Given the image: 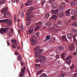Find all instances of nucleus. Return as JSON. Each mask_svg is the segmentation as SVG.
I'll use <instances>...</instances> for the list:
<instances>
[{
  "mask_svg": "<svg viewBox=\"0 0 77 77\" xmlns=\"http://www.w3.org/2000/svg\"><path fill=\"white\" fill-rule=\"evenodd\" d=\"M34 7H30L29 8V9L28 10V11L29 12L26 13V15L27 16H26V18H32L34 17L32 14L34 12L32 11L34 10Z\"/></svg>",
  "mask_w": 77,
  "mask_h": 77,
  "instance_id": "nucleus-1",
  "label": "nucleus"
},
{
  "mask_svg": "<svg viewBox=\"0 0 77 77\" xmlns=\"http://www.w3.org/2000/svg\"><path fill=\"white\" fill-rule=\"evenodd\" d=\"M25 70H26V66H24L21 69V71L20 73L19 77H24V74H25L26 73Z\"/></svg>",
  "mask_w": 77,
  "mask_h": 77,
  "instance_id": "nucleus-2",
  "label": "nucleus"
},
{
  "mask_svg": "<svg viewBox=\"0 0 77 77\" xmlns=\"http://www.w3.org/2000/svg\"><path fill=\"white\" fill-rule=\"evenodd\" d=\"M43 51L41 49H39L38 50L35 51V53H36V54L35 55V57H39V56H40V54L39 53H42Z\"/></svg>",
  "mask_w": 77,
  "mask_h": 77,
  "instance_id": "nucleus-3",
  "label": "nucleus"
},
{
  "mask_svg": "<svg viewBox=\"0 0 77 77\" xmlns=\"http://www.w3.org/2000/svg\"><path fill=\"white\" fill-rule=\"evenodd\" d=\"M30 41L32 42V45H35V42L36 41V37L35 36H33L31 38Z\"/></svg>",
  "mask_w": 77,
  "mask_h": 77,
  "instance_id": "nucleus-4",
  "label": "nucleus"
},
{
  "mask_svg": "<svg viewBox=\"0 0 77 77\" xmlns=\"http://www.w3.org/2000/svg\"><path fill=\"white\" fill-rule=\"evenodd\" d=\"M9 30V28H2L0 29V32L1 33H6Z\"/></svg>",
  "mask_w": 77,
  "mask_h": 77,
  "instance_id": "nucleus-5",
  "label": "nucleus"
},
{
  "mask_svg": "<svg viewBox=\"0 0 77 77\" xmlns=\"http://www.w3.org/2000/svg\"><path fill=\"white\" fill-rule=\"evenodd\" d=\"M40 62L41 63L42 62H44L45 61V57H44V56H42L41 57H39Z\"/></svg>",
  "mask_w": 77,
  "mask_h": 77,
  "instance_id": "nucleus-6",
  "label": "nucleus"
},
{
  "mask_svg": "<svg viewBox=\"0 0 77 77\" xmlns=\"http://www.w3.org/2000/svg\"><path fill=\"white\" fill-rule=\"evenodd\" d=\"M6 20L7 21H6V22L8 25L9 26H11V25H12V20H8V19H6Z\"/></svg>",
  "mask_w": 77,
  "mask_h": 77,
  "instance_id": "nucleus-7",
  "label": "nucleus"
},
{
  "mask_svg": "<svg viewBox=\"0 0 77 77\" xmlns=\"http://www.w3.org/2000/svg\"><path fill=\"white\" fill-rule=\"evenodd\" d=\"M9 15H10V14L9 12H7L5 13L4 15V16L5 18H8L9 17Z\"/></svg>",
  "mask_w": 77,
  "mask_h": 77,
  "instance_id": "nucleus-8",
  "label": "nucleus"
},
{
  "mask_svg": "<svg viewBox=\"0 0 77 77\" xmlns=\"http://www.w3.org/2000/svg\"><path fill=\"white\" fill-rule=\"evenodd\" d=\"M65 7V3H63L61 4L60 5V8L61 9H64V8Z\"/></svg>",
  "mask_w": 77,
  "mask_h": 77,
  "instance_id": "nucleus-9",
  "label": "nucleus"
},
{
  "mask_svg": "<svg viewBox=\"0 0 77 77\" xmlns=\"http://www.w3.org/2000/svg\"><path fill=\"white\" fill-rule=\"evenodd\" d=\"M73 34H69L67 35V37L68 39H71L73 38Z\"/></svg>",
  "mask_w": 77,
  "mask_h": 77,
  "instance_id": "nucleus-10",
  "label": "nucleus"
},
{
  "mask_svg": "<svg viewBox=\"0 0 77 77\" xmlns=\"http://www.w3.org/2000/svg\"><path fill=\"white\" fill-rule=\"evenodd\" d=\"M69 48L70 51L73 50L74 48V44L72 43L71 45L69 47Z\"/></svg>",
  "mask_w": 77,
  "mask_h": 77,
  "instance_id": "nucleus-11",
  "label": "nucleus"
},
{
  "mask_svg": "<svg viewBox=\"0 0 77 77\" xmlns=\"http://www.w3.org/2000/svg\"><path fill=\"white\" fill-rule=\"evenodd\" d=\"M32 4V1L31 0L28 1L26 3V6H30Z\"/></svg>",
  "mask_w": 77,
  "mask_h": 77,
  "instance_id": "nucleus-12",
  "label": "nucleus"
},
{
  "mask_svg": "<svg viewBox=\"0 0 77 77\" xmlns=\"http://www.w3.org/2000/svg\"><path fill=\"white\" fill-rule=\"evenodd\" d=\"M8 9V7L4 8L1 11V13H5L6 11H7Z\"/></svg>",
  "mask_w": 77,
  "mask_h": 77,
  "instance_id": "nucleus-13",
  "label": "nucleus"
},
{
  "mask_svg": "<svg viewBox=\"0 0 77 77\" xmlns=\"http://www.w3.org/2000/svg\"><path fill=\"white\" fill-rule=\"evenodd\" d=\"M61 39L64 42H65V41H68L67 38H66V36L65 35L62 36L61 37Z\"/></svg>",
  "mask_w": 77,
  "mask_h": 77,
  "instance_id": "nucleus-14",
  "label": "nucleus"
},
{
  "mask_svg": "<svg viewBox=\"0 0 77 77\" xmlns=\"http://www.w3.org/2000/svg\"><path fill=\"white\" fill-rule=\"evenodd\" d=\"M52 9H56L57 8V4L56 3L53 4L51 6Z\"/></svg>",
  "mask_w": 77,
  "mask_h": 77,
  "instance_id": "nucleus-15",
  "label": "nucleus"
},
{
  "mask_svg": "<svg viewBox=\"0 0 77 77\" xmlns=\"http://www.w3.org/2000/svg\"><path fill=\"white\" fill-rule=\"evenodd\" d=\"M64 50V48L63 47H60V48H58L57 49V51H61V50Z\"/></svg>",
  "mask_w": 77,
  "mask_h": 77,
  "instance_id": "nucleus-16",
  "label": "nucleus"
},
{
  "mask_svg": "<svg viewBox=\"0 0 77 77\" xmlns=\"http://www.w3.org/2000/svg\"><path fill=\"white\" fill-rule=\"evenodd\" d=\"M66 60L65 61V63L68 64V65H69L70 64V63L71 62V60L70 59H65Z\"/></svg>",
  "mask_w": 77,
  "mask_h": 77,
  "instance_id": "nucleus-17",
  "label": "nucleus"
},
{
  "mask_svg": "<svg viewBox=\"0 0 77 77\" xmlns=\"http://www.w3.org/2000/svg\"><path fill=\"white\" fill-rule=\"evenodd\" d=\"M45 25L47 26L48 27H51L52 26V23L50 22H47L45 23Z\"/></svg>",
  "mask_w": 77,
  "mask_h": 77,
  "instance_id": "nucleus-18",
  "label": "nucleus"
},
{
  "mask_svg": "<svg viewBox=\"0 0 77 77\" xmlns=\"http://www.w3.org/2000/svg\"><path fill=\"white\" fill-rule=\"evenodd\" d=\"M52 9L51 12H52L53 14H56V13H57L58 11H59V10L58 9L55 10H53V9Z\"/></svg>",
  "mask_w": 77,
  "mask_h": 77,
  "instance_id": "nucleus-19",
  "label": "nucleus"
},
{
  "mask_svg": "<svg viewBox=\"0 0 77 77\" xmlns=\"http://www.w3.org/2000/svg\"><path fill=\"white\" fill-rule=\"evenodd\" d=\"M11 42L13 44H15V43H17V40L15 39H11Z\"/></svg>",
  "mask_w": 77,
  "mask_h": 77,
  "instance_id": "nucleus-20",
  "label": "nucleus"
},
{
  "mask_svg": "<svg viewBox=\"0 0 77 77\" xmlns=\"http://www.w3.org/2000/svg\"><path fill=\"white\" fill-rule=\"evenodd\" d=\"M51 18L52 20H56L57 19V17L56 15H53Z\"/></svg>",
  "mask_w": 77,
  "mask_h": 77,
  "instance_id": "nucleus-21",
  "label": "nucleus"
},
{
  "mask_svg": "<svg viewBox=\"0 0 77 77\" xmlns=\"http://www.w3.org/2000/svg\"><path fill=\"white\" fill-rule=\"evenodd\" d=\"M66 74L65 72L63 71L62 73L60 75V77H64L65 75Z\"/></svg>",
  "mask_w": 77,
  "mask_h": 77,
  "instance_id": "nucleus-22",
  "label": "nucleus"
},
{
  "mask_svg": "<svg viewBox=\"0 0 77 77\" xmlns=\"http://www.w3.org/2000/svg\"><path fill=\"white\" fill-rule=\"evenodd\" d=\"M70 10H71V9L68 10L66 11V15L67 16H69V15H70V13H69V11H70Z\"/></svg>",
  "mask_w": 77,
  "mask_h": 77,
  "instance_id": "nucleus-23",
  "label": "nucleus"
},
{
  "mask_svg": "<svg viewBox=\"0 0 77 77\" xmlns=\"http://www.w3.org/2000/svg\"><path fill=\"white\" fill-rule=\"evenodd\" d=\"M36 68L39 69L41 67V65L40 64H36L35 65Z\"/></svg>",
  "mask_w": 77,
  "mask_h": 77,
  "instance_id": "nucleus-24",
  "label": "nucleus"
},
{
  "mask_svg": "<svg viewBox=\"0 0 77 77\" xmlns=\"http://www.w3.org/2000/svg\"><path fill=\"white\" fill-rule=\"evenodd\" d=\"M50 17V14L49 13L46 14L45 16V18H48Z\"/></svg>",
  "mask_w": 77,
  "mask_h": 77,
  "instance_id": "nucleus-25",
  "label": "nucleus"
},
{
  "mask_svg": "<svg viewBox=\"0 0 77 77\" xmlns=\"http://www.w3.org/2000/svg\"><path fill=\"white\" fill-rule=\"evenodd\" d=\"M13 34V33L11 32H8V35L9 36V37H12Z\"/></svg>",
  "mask_w": 77,
  "mask_h": 77,
  "instance_id": "nucleus-26",
  "label": "nucleus"
},
{
  "mask_svg": "<svg viewBox=\"0 0 77 77\" xmlns=\"http://www.w3.org/2000/svg\"><path fill=\"white\" fill-rule=\"evenodd\" d=\"M60 16L61 17H63V16H64V14L63 13V11L60 10Z\"/></svg>",
  "mask_w": 77,
  "mask_h": 77,
  "instance_id": "nucleus-27",
  "label": "nucleus"
},
{
  "mask_svg": "<svg viewBox=\"0 0 77 77\" xmlns=\"http://www.w3.org/2000/svg\"><path fill=\"white\" fill-rule=\"evenodd\" d=\"M33 32V29H31L28 31V32L29 34H32Z\"/></svg>",
  "mask_w": 77,
  "mask_h": 77,
  "instance_id": "nucleus-28",
  "label": "nucleus"
},
{
  "mask_svg": "<svg viewBox=\"0 0 77 77\" xmlns=\"http://www.w3.org/2000/svg\"><path fill=\"white\" fill-rule=\"evenodd\" d=\"M71 6L72 7H73V6H75V2L74 1H72L71 2Z\"/></svg>",
  "mask_w": 77,
  "mask_h": 77,
  "instance_id": "nucleus-29",
  "label": "nucleus"
},
{
  "mask_svg": "<svg viewBox=\"0 0 77 77\" xmlns=\"http://www.w3.org/2000/svg\"><path fill=\"white\" fill-rule=\"evenodd\" d=\"M71 58H72V56L71 55H69L65 59H67L69 60V59H71Z\"/></svg>",
  "mask_w": 77,
  "mask_h": 77,
  "instance_id": "nucleus-30",
  "label": "nucleus"
},
{
  "mask_svg": "<svg viewBox=\"0 0 77 77\" xmlns=\"http://www.w3.org/2000/svg\"><path fill=\"white\" fill-rule=\"evenodd\" d=\"M47 76L45 74L43 73L42 75H41L40 77H47Z\"/></svg>",
  "mask_w": 77,
  "mask_h": 77,
  "instance_id": "nucleus-31",
  "label": "nucleus"
},
{
  "mask_svg": "<svg viewBox=\"0 0 77 77\" xmlns=\"http://www.w3.org/2000/svg\"><path fill=\"white\" fill-rule=\"evenodd\" d=\"M65 53H62L61 55V56L62 57V59H65Z\"/></svg>",
  "mask_w": 77,
  "mask_h": 77,
  "instance_id": "nucleus-32",
  "label": "nucleus"
},
{
  "mask_svg": "<svg viewBox=\"0 0 77 77\" xmlns=\"http://www.w3.org/2000/svg\"><path fill=\"white\" fill-rule=\"evenodd\" d=\"M60 23H61L60 21H58V23L56 25V26L57 27H58V26H60Z\"/></svg>",
  "mask_w": 77,
  "mask_h": 77,
  "instance_id": "nucleus-33",
  "label": "nucleus"
},
{
  "mask_svg": "<svg viewBox=\"0 0 77 77\" xmlns=\"http://www.w3.org/2000/svg\"><path fill=\"white\" fill-rule=\"evenodd\" d=\"M11 46L13 48L15 49L17 48V45H16L12 44L11 45Z\"/></svg>",
  "mask_w": 77,
  "mask_h": 77,
  "instance_id": "nucleus-34",
  "label": "nucleus"
},
{
  "mask_svg": "<svg viewBox=\"0 0 77 77\" xmlns=\"http://www.w3.org/2000/svg\"><path fill=\"white\" fill-rule=\"evenodd\" d=\"M6 21H7V20H6V19L0 20V23H5L6 22Z\"/></svg>",
  "mask_w": 77,
  "mask_h": 77,
  "instance_id": "nucleus-35",
  "label": "nucleus"
},
{
  "mask_svg": "<svg viewBox=\"0 0 77 77\" xmlns=\"http://www.w3.org/2000/svg\"><path fill=\"white\" fill-rule=\"evenodd\" d=\"M77 13V11H72V15H74V14H75Z\"/></svg>",
  "mask_w": 77,
  "mask_h": 77,
  "instance_id": "nucleus-36",
  "label": "nucleus"
},
{
  "mask_svg": "<svg viewBox=\"0 0 77 77\" xmlns=\"http://www.w3.org/2000/svg\"><path fill=\"white\" fill-rule=\"evenodd\" d=\"M5 2V0H0V4H3Z\"/></svg>",
  "mask_w": 77,
  "mask_h": 77,
  "instance_id": "nucleus-37",
  "label": "nucleus"
},
{
  "mask_svg": "<svg viewBox=\"0 0 77 77\" xmlns=\"http://www.w3.org/2000/svg\"><path fill=\"white\" fill-rule=\"evenodd\" d=\"M77 23H72V26H77Z\"/></svg>",
  "mask_w": 77,
  "mask_h": 77,
  "instance_id": "nucleus-38",
  "label": "nucleus"
},
{
  "mask_svg": "<svg viewBox=\"0 0 77 77\" xmlns=\"http://www.w3.org/2000/svg\"><path fill=\"white\" fill-rule=\"evenodd\" d=\"M75 67V66L74 64L72 65V66L70 67V69H72L73 68Z\"/></svg>",
  "mask_w": 77,
  "mask_h": 77,
  "instance_id": "nucleus-39",
  "label": "nucleus"
},
{
  "mask_svg": "<svg viewBox=\"0 0 77 77\" xmlns=\"http://www.w3.org/2000/svg\"><path fill=\"white\" fill-rule=\"evenodd\" d=\"M18 59L19 60V61H20V60L21 59V55H19L18 57Z\"/></svg>",
  "mask_w": 77,
  "mask_h": 77,
  "instance_id": "nucleus-40",
  "label": "nucleus"
},
{
  "mask_svg": "<svg viewBox=\"0 0 77 77\" xmlns=\"http://www.w3.org/2000/svg\"><path fill=\"white\" fill-rule=\"evenodd\" d=\"M72 31L73 33H75V32H77V30L75 29H73L72 30Z\"/></svg>",
  "mask_w": 77,
  "mask_h": 77,
  "instance_id": "nucleus-41",
  "label": "nucleus"
},
{
  "mask_svg": "<svg viewBox=\"0 0 77 77\" xmlns=\"http://www.w3.org/2000/svg\"><path fill=\"white\" fill-rule=\"evenodd\" d=\"M46 38L47 40H49L50 39V37L49 35H47L46 36Z\"/></svg>",
  "mask_w": 77,
  "mask_h": 77,
  "instance_id": "nucleus-42",
  "label": "nucleus"
},
{
  "mask_svg": "<svg viewBox=\"0 0 77 77\" xmlns=\"http://www.w3.org/2000/svg\"><path fill=\"white\" fill-rule=\"evenodd\" d=\"M19 54V52H18V51H16L15 53V55H16V56H17V55H18V54Z\"/></svg>",
  "mask_w": 77,
  "mask_h": 77,
  "instance_id": "nucleus-43",
  "label": "nucleus"
},
{
  "mask_svg": "<svg viewBox=\"0 0 77 77\" xmlns=\"http://www.w3.org/2000/svg\"><path fill=\"white\" fill-rule=\"evenodd\" d=\"M39 46H38L37 47H36L35 48L34 50H38V49H39Z\"/></svg>",
  "mask_w": 77,
  "mask_h": 77,
  "instance_id": "nucleus-44",
  "label": "nucleus"
},
{
  "mask_svg": "<svg viewBox=\"0 0 77 77\" xmlns=\"http://www.w3.org/2000/svg\"><path fill=\"white\" fill-rule=\"evenodd\" d=\"M20 64L21 65H22V66H23V65H24L25 63H23L22 61H20Z\"/></svg>",
  "mask_w": 77,
  "mask_h": 77,
  "instance_id": "nucleus-45",
  "label": "nucleus"
},
{
  "mask_svg": "<svg viewBox=\"0 0 77 77\" xmlns=\"http://www.w3.org/2000/svg\"><path fill=\"white\" fill-rule=\"evenodd\" d=\"M72 19V20H75V16H73L71 17Z\"/></svg>",
  "mask_w": 77,
  "mask_h": 77,
  "instance_id": "nucleus-46",
  "label": "nucleus"
},
{
  "mask_svg": "<svg viewBox=\"0 0 77 77\" xmlns=\"http://www.w3.org/2000/svg\"><path fill=\"white\" fill-rule=\"evenodd\" d=\"M54 0H50L49 2L51 3H53L54 2Z\"/></svg>",
  "mask_w": 77,
  "mask_h": 77,
  "instance_id": "nucleus-47",
  "label": "nucleus"
},
{
  "mask_svg": "<svg viewBox=\"0 0 77 77\" xmlns=\"http://www.w3.org/2000/svg\"><path fill=\"white\" fill-rule=\"evenodd\" d=\"M42 24V22L41 21H39L38 23H37L38 25H40V24Z\"/></svg>",
  "mask_w": 77,
  "mask_h": 77,
  "instance_id": "nucleus-48",
  "label": "nucleus"
},
{
  "mask_svg": "<svg viewBox=\"0 0 77 77\" xmlns=\"http://www.w3.org/2000/svg\"><path fill=\"white\" fill-rule=\"evenodd\" d=\"M13 29L12 28H11L9 32H11V33H13Z\"/></svg>",
  "mask_w": 77,
  "mask_h": 77,
  "instance_id": "nucleus-49",
  "label": "nucleus"
},
{
  "mask_svg": "<svg viewBox=\"0 0 77 77\" xmlns=\"http://www.w3.org/2000/svg\"><path fill=\"white\" fill-rule=\"evenodd\" d=\"M36 35L37 36H39V33L38 32L36 33Z\"/></svg>",
  "mask_w": 77,
  "mask_h": 77,
  "instance_id": "nucleus-50",
  "label": "nucleus"
},
{
  "mask_svg": "<svg viewBox=\"0 0 77 77\" xmlns=\"http://www.w3.org/2000/svg\"><path fill=\"white\" fill-rule=\"evenodd\" d=\"M39 28V26H37L36 28L35 29V30H38V29Z\"/></svg>",
  "mask_w": 77,
  "mask_h": 77,
  "instance_id": "nucleus-51",
  "label": "nucleus"
},
{
  "mask_svg": "<svg viewBox=\"0 0 77 77\" xmlns=\"http://www.w3.org/2000/svg\"><path fill=\"white\" fill-rule=\"evenodd\" d=\"M21 18H23L24 17V13L23 12H22V14H21Z\"/></svg>",
  "mask_w": 77,
  "mask_h": 77,
  "instance_id": "nucleus-52",
  "label": "nucleus"
},
{
  "mask_svg": "<svg viewBox=\"0 0 77 77\" xmlns=\"http://www.w3.org/2000/svg\"><path fill=\"white\" fill-rule=\"evenodd\" d=\"M35 62L37 63H38V62H39V60L38 59H36L35 60Z\"/></svg>",
  "mask_w": 77,
  "mask_h": 77,
  "instance_id": "nucleus-53",
  "label": "nucleus"
},
{
  "mask_svg": "<svg viewBox=\"0 0 77 77\" xmlns=\"http://www.w3.org/2000/svg\"><path fill=\"white\" fill-rule=\"evenodd\" d=\"M73 77H77V73H75L73 76Z\"/></svg>",
  "mask_w": 77,
  "mask_h": 77,
  "instance_id": "nucleus-54",
  "label": "nucleus"
},
{
  "mask_svg": "<svg viewBox=\"0 0 77 77\" xmlns=\"http://www.w3.org/2000/svg\"><path fill=\"white\" fill-rule=\"evenodd\" d=\"M41 74V73H40V72H39V71L37 72V76H38V75H39V74Z\"/></svg>",
  "mask_w": 77,
  "mask_h": 77,
  "instance_id": "nucleus-55",
  "label": "nucleus"
},
{
  "mask_svg": "<svg viewBox=\"0 0 77 77\" xmlns=\"http://www.w3.org/2000/svg\"><path fill=\"white\" fill-rule=\"evenodd\" d=\"M30 25V22H27V25L29 26Z\"/></svg>",
  "mask_w": 77,
  "mask_h": 77,
  "instance_id": "nucleus-56",
  "label": "nucleus"
},
{
  "mask_svg": "<svg viewBox=\"0 0 77 77\" xmlns=\"http://www.w3.org/2000/svg\"><path fill=\"white\" fill-rule=\"evenodd\" d=\"M21 8H23V6H24V4H23V2H21Z\"/></svg>",
  "mask_w": 77,
  "mask_h": 77,
  "instance_id": "nucleus-57",
  "label": "nucleus"
},
{
  "mask_svg": "<svg viewBox=\"0 0 77 77\" xmlns=\"http://www.w3.org/2000/svg\"><path fill=\"white\" fill-rule=\"evenodd\" d=\"M7 42L8 46H9V45H10V42H9L8 41H7Z\"/></svg>",
  "mask_w": 77,
  "mask_h": 77,
  "instance_id": "nucleus-58",
  "label": "nucleus"
},
{
  "mask_svg": "<svg viewBox=\"0 0 77 77\" xmlns=\"http://www.w3.org/2000/svg\"><path fill=\"white\" fill-rule=\"evenodd\" d=\"M17 50H20V46H18L17 47Z\"/></svg>",
  "mask_w": 77,
  "mask_h": 77,
  "instance_id": "nucleus-59",
  "label": "nucleus"
},
{
  "mask_svg": "<svg viewBox=\"0 0 77 77\" xmlns=\"http://www.w3.org/2000/svg\"><path fill=\"white\" fill-rule=\"evenodd\" d=\"M57 58V59H59V55H56Z\"/></svg>",
  "mask_w": 77,
  "mask_h": 77,
  "instance_id": "nucleus-60",
  "label": "nucleus"
},
{
  "mask_svg": "<svg viewBox=\"0 0 77 77\" xmlns=\"http://www.w3.org/2000/svg\"><path fill=\"white\" fill-rule=\"evenodd\" d=\"M27 71L28 74H30V71H29V69H27Z\"/></svg>",
  "mask_w": 77,
  "mask_h": 77,
  "instance_id": "nucleus-61",
  "label": "nucleus"
},
{
  "mask_svg": "<svg viewBox=\"0 0 77 77\" xmlns=\"http://www.w3.org/2000/svg\"><path fill=\"white\" fill-rule=\"evenodd\" d=\"M27 71L28 74H30V71H29V69H27Z\"/></svg>",
  "mask_w": 77,
  "mask_h": 77,
  "instance_id": "nucleus-62",
  "label": "nucleus"
},
{
  "mask_svg": "<svg viewBox=\"0 0 77 77\" xmlns=\"http://www.w3.org/2000/svg\"><path fill=\"white\" fill-rule=\"evenodd\" d=\"M39 72L40 73H41V72H43V70H40L39 71Z\"/></svg>",
  "mask_w": 77,
  "mask_h": 77,
  "instance_id": "nucleus-63",
  "label": "nucleus"
},
{
  "mask_svg": "<svg viewBox=\"0 0 77 77\" xmlns=\"http://www.w3.org/2000/svg\"><path fill=\"white\" fill-rule=\"evenodd\" d=\"M73 40L74 41H75L76 40V39H75V36H73Z\"/></svg>",
  "mask_w": 77,
  "mask_h": 77,
  "instance_id": "nucleus-64",
  "label": "nucleus"
}]
</instances>
